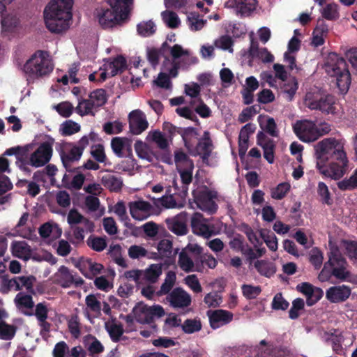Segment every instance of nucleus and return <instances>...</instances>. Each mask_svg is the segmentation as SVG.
Segmentation results:
<instances>
[{
  "label": "nucleus",
  "instance_id": "obj_39",
  "mask_svg": "<svg viewBox=\"0 0 357 357\" xmlns=\"http://www.w3.org/2000/svg\"><path fill=\"white\" fill-rule=\"evenodd\" d=\"M87 349L92 356H97L104 350V347L101 342L95 337L89 336L86 339Z\"/></svg>",
  "mask_w": 357,
  "mask_h": 357
},
{
  "label": "nucleus",
  "instance_id": "obj_34",
  "mask_svg": "<svg viewBox=\"0 0 357 357\" xmlns=\"http://www.w3.org/2000/svg\"><path fill=\"white\" fill-rule=\"evenodd\" d=\"M15 303L17 307L25 314H31V313L27 312V310H31L34 305L31 296L20 292L15 296Z\"/></svg>",
  "mask_w": 357,
  "mask_h": 357
},
{
  "label": "nucleus",
  "instance_id": "obj_13",
  "mask_svg": "<svg viewBox=\"0 0 357 357\" xmlns=\"http://www.w3.org/2000/svg\"><path fill=\"white\" fill-rule=\"evenodd\" d=\"M193 196L197 208L209 214L216 212L218 206L214 201L216 197L215 193L208 189H204L193 192Z\"/></svg>",
  "mask_w": 357,
  "mask_h": 357
},
{
  "label": "nucleus",
  "instance_id": "obj_56",
  "mask_svg": "<svg viewBox=\"0 0 357 357\" xmlns=\"http://www.w3.org/2000/svg\"><path fill=\"white\" fill-rule=\"evenodd\" d=\"M304 300L300 298H296L292 302V306L289 310V316L291 319H296L299 316V312L304 308Z\"/></svg>",
  "mask_w": 357,
  "mask_h": 357
},
{
  "label": "nucleus",
  "instance_id": "obj_47",
  "mask_svg": "<svg viewBox=\"0 0 357 357\" xmlns=\"http://www.w3.org/2000/svg\"><path fill=\"white\" fill-rule=\"evenodd\" d=\"M86 305V310H89L95 314H99L101 311V303L97 299L93 294L88 295L85 298Z\"/></svg>",
  "mask_w": 357,
  "mask_h": 357
},
{
  "label": "nucleus",
  "instance_id": "obj_59",
  "mask_svg": "<svg viewBox=\"0 0 357 357\" xmlns=\"http://www.w3.org/2000/svg\"><path fill=\"white\" fill-rule=\"evenodd\" d=\"M123 127V123L119 121H109L103 125V130L108 135L118 134L122 132Z\"/></svg>",
  "mask_w": 357,
  "mask_h": 357
},
{
  "label": "nucleus",
  "instance_id": "obj_33",
  "mask_svg": "<svg viewBox=\"0 0 357 357\" xmlns=\"http://www.w3.org/2000/svg\"><path fill=\"white\" fill-rule=\"evenodd\" d=\"M68 223L73 226V225L82 224L86 227V230L91 231L93 229V224L91 221L84 218L76 210H70L67 217Z\"/></svg>",
  "mask_w": 357,
  "mask_h": 357
},
{
  "label": "nucleus",
  "instance_id": "obj_60",
  "mask_svg": "<svg viewBox=\"0 0 357 357\" xmlns=\"http://www.w3.org/2000/svg\"><path fill=\"white\" fill-rule=\"evenodd\" d=\"M88 245L93 250L97 252L102 251L107 245L106 241L103 238L90 237L87 240Z\"/></svg>",
  "mask_w": 357,
  "mask_h": 357
},
{
  "label": "nucleus",
  "instance_id": "obj_11",
  "mask_svg": "<svg viewBox=\"0 0 357 357\" xmlns=\"http://www.w3.org/2000/svg\"><path fill=\"white\" fill-rule=\"evenodd\" d=\"M293 128L297 137L305 142H314L320 137L319 128L312 121H298Z\"/></svg>",
  "mask_w": 357,
  "mask_h": 357
},
{
  "label": "nucleus",
  "instance_id": "obj_7",
  "mask_svg": "<svg viewBox=\"0 0 357 357\" xmlns=\"http://www.w3.org/2000/svg\"><path fill=\"white\" fill-rule=\"evenodd\" d=\"M54 144V139L49 137L40 143L35 151V144L31 143L7 149L0 156H52Z\"/></svg>",
  "mask_w": 357,
  "mask_h": 357
},
{
  "label": "nucleus",
  "instance_id": "obj_1",
  "mask_svg": "<svg viewBox=\"0 0 357 357\" xmlns=\"http://www.w3.org/2000/svg\"><path fill=\"white\" fill-rule=\"evenodd\" d=\"M73 3V0H51L45 6L44 20L50 32L61 33L68 29Z\"/></svg>",
  "mask_w": 357,
  "mask_h": 357
},
{
  "label": "nucleus",
  "instance_id": "obj_49",
  "mask_svg": "<svg viewBox=\"0 0 357 357\" xmlns=\"http://www.w3.org/2000/svg\"><path fill=\"white\" fill-rule=\"evenodd\" d=\"M157 248L160 257H170L172 255V243L169 239L161 240Z\"/></svg>",
  "mask_w": 357,
  "mask_h": 357
},
{
  "label": "nucleus",
  "instance_id": "obj_17",
  "mask_svg": "<svg viewBox=\"0 0 357 357\" xmlns=\"http://www.w3.org/2000/svg\"><path fill=\"white\" fill-rule=\"evenodd\" d=\"M306 104L310 109H318L327 114L336 113L335 98L330 94L323 96L317 100H306Z\"/></svg>",
  "mask_w": 357,
  "mask_h": 357
},
{
  "label": "nucleus",
  "instance_id": "obj_22",
  "mask_svg": "<svg viewBox=\"0 0 357 357\" xmlns=\"http://www.w3.org/2000/svg\"><path fill=\"white\" fill-rule=\"evenodd\" d=\"M191 227L194 234L209 238L214 235L213 229L206 224V220L199 213H195L191 218Z\"/></svg>",
  "mask_w": 357,
  "mask_h": 357
},
{
  "label": "nucleus",
  "instance_id": "obj_6",
  "mask_svg": "<svg viewBox=\"0 0 357 357\" xmlns=\"http://www.w3.org/2000/svg\"><path fill=\"white\" fill-rule=\"evenodd\" d=\"M181 135L185 146L189 151L191 152L195 149L198 156H210L213 149V144L208 131L204 132L202 137L198 140L195 146H194L192 141L197 139V133L194 128H185Z\"/></svg>",
  "mask_w": 357,
  "mask_h": 357
},
{
  "label": "nucleus",
  "instance_id": "obj_2",
  "mask_svg": "<svg viewBox=\"0 0 357 357\" xmlns=\"http://www.w3.org/2000/svg\"><path fill=\"white\" fill-rule=\"evenodd\" d=\"M332 277L340 282H347L357 284V275L349 269L347 260L342 257L340 250L335 247L331 248L328 259L318 275L321 282L329 281Z\"/></svg>",
  "mask_w": 357,
  "mask_h": 357
},
{
  "label": "nucleus",
  "instance_id": "obj_63",
  "mask_svg": "<svg viewBox=\"0 0 357 357\" xmlns=\"http://www.w3.org/2000/svg\"><path fill=\"white\" fill-rule=\"evenodd\" d=\"M234 41L231 36L228 35L222 36L218 40L215 42V45L224 50H228L229 52H233L232 46Z\"/></svg>",
  "mask_w": 357,
  "mask_h": 357
},
{
  "label": "nucleus",
  "instance_id": "obj_23",
  "mask_svg": "<svg viewBox=\"0 0 357 357\" xmlns=\"http://www.w3.org/2000/svg\"><path fill=\"white\" fill-rule=\"evenodd\" d=\"M210 325L213 329L223 326L233 319V314L224 310H210L207 312Z\"/></svg>",
  "mask_w": 357,
  "mask_h": 357
},
{
  "label": "nucleus",
  "instance_id": "obj_27",
  "mask_svg": "<svg viewBox=\"0 0 357 357\" xmlns=\"http://www.w3.org/2000/svg\"><path fill=\"white\" fill-rule=\"evenodd\" d=\"M257 3V0H229L225 6L236 8L241 16H248L255 10Z\"/></svg>",
  "mask_w": 357,
  "mask_h": 357
},
{
  "label": "nucleus",
  "instance_id": "obj_52",
  "mask_svg": "<svg viewBox=\"0 0 357 357\" xmlns=\"http://www.w3.org/2000/svg\"><path fill=\"white\" fill-rule=\"evenodd\" d=\"M261 236L268 248L272 251H276L278 249V239L275 235L273 233L270 234L268 231L262 230L261 231Z\"/></svg>",
  "mask_w": 357,
  "mask_h": 357
},
{
  "label": "nucleus",
  "instance_id": "obj_25",
  "mask_svg": "<svg viewBox=\"0 0 357 357\" xmlns=\"http://www.w3.org/2000/svg\"><path fill=\"white\" fill-rule=\"evenodd\" d=\"M75 266L85 277L89 278L100 273L103 268L102 264L89 258H81Z\"/></svg>",
  "mask_w": 357,
  "mask_h": 357
},
{
  "label": "nucleus",
  "instance_id": "obj_24",
  "mask_svg": "<svg viewBox=\"0 0 357 357\" xmlns=\"http://www.w3.org/2000/svg\"><path fill=\"white\" fill-rule=\"evenodd\" d=\"M178 264L185 272H199L202 271V266L199 259L193 255H188L185 252L181 251L178 255Z\"/></svg>",
  "mask_w": 357,
  "mask_h": 357
},
{
  "label": "nucleus",
  "instance_id": "obj_8",
  "mask_svg": "<svg viewBox=\"0 0 357 357\" xmlns=\"http://www.w3.org/2000/svg\"><path fill=\"white\" fill-rule=\"evenodd\" d=\"M317 158V167L319 172L334 180L341 178L348 171L347 158Z\"/></svg>",
  "mask_w": 357,
  "mask_h": 357
},
{
  "label": "nucleus",
  "instance_id": "obj_30",
  "mask_svg": "<svg viewBox=\"0 0 357 357\" xmlns=\"http://www.w3.org/2000/svg\"><path fill=\"white\" fill-rule=\"evenodd\" d=\"M9 172V164L6 158H0V196L13 188V184L8 176L2 173Z\"/></svg>",
  "mask_w": 357,
  "mask_h": 357
},
{
  "label": "nucleus",
  "instance_id": "obj_51",
  "mask_svg": "<svg viewBox=\"0 0 357 357\" xmlns=\"http://www.w3.org/2000/svg\"><path fill=\"white\" fill-rule=\"evenodd\" d=\"M317 194L320 197L322 203L331 205L332 199L328 186L324 182H319L317 185Z\"/></svg>",
  "mask_w": 357,
  "mask_h": 357
},
{
  "label": "nucleus",
  "instance_id": "obj_38",
  "mask_svg": "<svg viewBox=\"0 0 357 357\" xmlns=\"http://www.w3.org/2000/svg\"><path fill=\"white\" fill-rule=\"evenodd\" d=\"M254 266L261 275L266 277H271L276 271L275 266L267 261L257 260L255 262Z\"/></svg>",
  "mask_w": 357,
  "mask_h": 357
},
{
  "label": "nucleus",
  "instance_id": "obj_20",
  "mask_svg": "<svg viewBox=\"0 0 357 357\" xmlns=\"http://www.w3.org/2000/svg\"><path fill=\"white\" fill-rule=\"evenodd\" d=\"M130 213L137 220H144L152 213L153 206L144 200L131 202L129 204Z\"/></svg>",
  "mask_w": 357,
  "mask_h": 357
},
{
  "label": "nucleus",
  "instance_id": "obj_21",
  "mask_svg": "<svg viewBox=\"0 0 357 357\" xmlns=\"http://www.w3.org/2000/svg\"><path fill=\"white\" fill-rule=\"evenodd\" d=\"M130 131L133 135H139L149 126L145 114L139 109L132 111L128 115Z\"/></svg>",
  "mask_w": 357,
  "mask_h": 357
},
{
  "label": "nucleus",
  "instance_id": "obj_14",
  "mask_svg": "<svg viewBox=\"0 0 357 357\" xmlns=\"http://www.w3.org/2000/svg\"><path fill=\"white\" fill-rule=\"evenodd\" d=\"M174 161L180 174L183 183L182 191L186 193L188 190L187 186L191 183L192 178L193 162L190 158H174Z\"/></svg>",
  "mask_w": 357,
  "mask_h": 357
},
{
  "label": "nucleus",
  "instance_id": "obj_48",
  "mask_svg": "<svg viewBox=\"0 0 357 357\" xmlns=\"http://www.w3.org/2000/svg\"><path fill=\"white\" fill-rule=\"evenodd\" d=\"M89 98L95 102L96 107H101L107 102L106 91L103 89H98L92 91Z\"/></svg>",
  "mask_w": 357,
  "mask_h": 357
},
{
  "label": "nucleus",
  "instance_id": "obj_46",
  "mask_svg": "<svg viewBox=\"0 0 357 357\" xmlns=\"http://www.w3.org/2000/svg\"><path fill=\"white\" fill-rule=\"evenodd\" d=\"M162 20L169 28L176 29L180 24V20L177 14L173 11H164L162 13Z\"/></svg>",
  "mask_w": 357,
  "mask_h": 357
},
{
  "label": "nucleus",
  "instance_id": "obj_19",
  "mask_svg": "<svg viewBox=\"0 0 357 357\" xmlns=\"http://www.w3.org/2000/svg\"><path fill=\"white\" fill-rule=\"evenodd\" d=\"M351 295V288L346 284L335 285L326 291V298L331 303H342Z\"/></svg>",
  "mask_w": 357,
  "mask_h": 357
},
{
  "label": "nucleus",
  "instance_id": "obj_57",
  "mask_svg": "<svg viewBox=\"0 0 357 357\" xmlns=\"http://www.w3.org/2000/svg\"><path fill=\"white\" fill-rule=\"evenodd\" d=\"M18 23V19L14 15H7L1 20V26L5 31H13Z\"/></svg>",
  "mask_w": 357,
  "mask_h": 357
},
{
  "label": "nucleus",
  "instance_id": "obj_12",
  "mask_svg": "<svg viewBox=\"0 0 357 357\" xmlns=\"http://www.w3.org/2000/svg\"><path fill=\"white\" fill-rule=\"evenodd\" d=\"M52 282L63 288H68L72 286L81 287L84 284L82 278L75 276L65 266H61L57 271L52 276Z\"/></svg>",
  "mask_w": 357,
  "mask_h": 357
},
{
  "label": "nucleus",
  "instance_id": "obj_3",
  "mask_svg": "<svg viewBox=\"0 0 357 357\" xmlns=\"http://www.w3.org/2000/svg\"><path fill=\"white\" fill-rule=\"evenodd\" d=\"M325 70L333 78L340 93L346 94L351 85V77L346 60L336 53L329 54L325 63Z\"/></svg>",
  "mask_w": 357,
  "mask_h": 357
},
{
  "label": "nucleus",
  "instance_id": "obj_32",
  "mask_svg": "<svg viewBox=\"0 0 357 357\" xmlns=\"http://www.w3.org/2000/svg\"><path fill=\"white\" fill-rule=\"evenodd\" d=\"M162 273V265L153 264L142 271L143 280L149 283H155Z\"/></svg>",
  "mask_w": 357,
  "mask_h": 357
},
{
  "label": "nucleus",
  "instance_id": "obj_50",
  "mask_svg": "<svg viewBox=\"0 0 357 357\" xmlns=\"http://www.w3.org/2000/svg\"><path fill=\"white\" fill-rule=\"evenodd\" d=\"M291 185L287 182H284L278 184L275 188L271 190V197L275 199H281L289 191Z\"/></svg>",
  "mask_w": 357,
  "mask_h": 357
},
{
  "label": "nucleus",
  "instance_id": "obj_9",
  "mask_svg": "<svg viewBox=\"0 0 357 357\" xmlns=\"http://www.w3.org/2000/svg\"><path fill=\"white\" fill-rule=\"evenodd\" d=\"M135 319L140 324L151 323L155 317H161L165 314L162 307L158 305L149 306L144 303H138L133 307Z\"/></svg>",
  "mask_w": 357,
  "mask_h": 357
},
{
  "label": "nucleus",
  "instance_id": "obj_44",
  "mask_svg": "<svg viewBox=\"0 0 357 357\" xmlns=\"http://www.w3.org/2000/svg\"><path fill=\"white\" fill-rule=\"evenodd\" d=\"M102 183L111 191H118L122 187V181L114 176L107 175L102 177Z\"/></svg>",
  "mask_w": 357,
  "mask_h": 357
},
{
  "label": "nucleus",
  "instance_id": "obj_31",
  "mask_svg": "<svg viewBox=\"0 0 357 357\" xmlns=\"http://www.w3.org/2000/svg\"><path fill=\"white\" fill-rule=\"evenodd\" d=\"M126 68V59L122 55H119L106 65L105 70L109 72L111 77H114L123 72Z\"/></svg>",
  "mask_w": 357,
  "mask_h": 357
},
{
  "label": "nucleus",
  "instance_id": "obj_10",
  "mask_svg": "<svg viewBox=\"0 0 357 357\" xmlns=\"http://www.w3.org/2000/svg\"><path fill=\"white\" fill-rule=\"evenodd\" d=\"M317 156L331 155V156H347L343 143L335 138H325L314 145Z\"/></svg>",
  "mask_w": 357,
  "mask_h": 357
},
{
  "label": "nucleus",
  "instance_id": "obj_58",
  "mask_svg": "<svg viewBox=\"0 0 357 357\" xmlns=\"http://www.w3.org/2000/svg\"><path fill=\"white\" fill-rule=\"evenodd\" d=\"M176 112L180 116L191 120L195 122L197 125L199 124L197 116L189 107H178L176 109Z\"/></svg>",
  "mask_w": 357,
  "mask_h": 357
},
{
  "label": "nucleus",
  "instance_id": "obj_43",
  "mask_svg": "<svg viewBox=\"0 0 357 357\" xmlns=\"http://www.w3.org/2000/svg\"><path fill=\"white\" fill-rule=\"evenodd\" d=\"M321 15L327 20H335L339 18L338 6L335 3H328L324 8Z\"/></svg>",
  "mask_w": 357,
  "mask_h": 357
},
{
  "label": "nucleus",
  "instance_id": "obj_35",
  "mask_svg": "<svg viewBox=\"0 0 357 357\" xmlns=\"http://www.w3.org/2000/svg\"><path fill=\"white\" fill-rule=\"evenodd\" d=\"M111 147L115 154L120 156L123 149H126L129 152L128 156H132L130 142L127 138L114 137L111 141Z\"/></svg>",
  "mask_w": 357,
  "mask_h": 357
},
{
  "label": "nucleus",
  "instance_id": "obj_40",
  "mask_svg": "<svg viewBox=\"0 0 357 357\" xmlns=\"http://www.w3.org/2000/svg\"><path fill=\"white\" fill-rule=\"evenodd\" d=\"M188 21L190 29L195 31L201 30L206 23V20L200 18L199 14L195 12L188 15Z\"/></svg>",
  "mask_w": 357,
  "mask_h": 357
},
{
  "label": "nucleus",
  "instance_id": "obj_36",
  "mask_svg": "<svg viewBox=\"0 0 357 357\" xmlns=\"http://www.w3.org/2000/svg\"><path fill=\"white\" fill-rule=\"evenodd\" d=\"M148 142H154L157 147L161 150H167L169 147V142L165 135L158 130L150 131L146 137Z\"/></svg>",
  "mask_w": 357,
  "mask_h": 357
},
{
  "label": "nucleus",
  "instance_id": "obj_15",
  "mask_svg": "<svg viewBox=\"0 0 357 357\" xmlns=\"http://www.w3.org/2000/svg\"><path fill=\"white\" fill-rule=\"evenodd\" d=\"M89 140L87 136L82 137L77 144L65 142L57 144L56 151L60 156H82L84 149L89 145Z\"/></svg>",
  "mask_w": 357,
  "mask_h": 357
},
{
  "label": "nucleus",
  "instance_id": "obj_4",
  "mask_svg": "<svg viewBox=\"0 0 357 357\" xmlns=\"http://www.w3.org/2000/svg\"><path fill=\"white\" fill-rule=\"evenodd\" d=\"M133 0H107L111 9L98 11L97 17L102 29H109L121 24L128 15V6Z\"/></svg>",
  "mask_w": 357,
  "mask_h": 357
},
{
  "label": "nucleus",
  "instance_id": "obj_28",
  "mask_svg": "<svg viewBox=\"0 0 357 357\" xmlns=\"http://www.w3.org/2000/svg\"><path fill=\"white\" fill-rule=\"evenodd\" d=\"M39 234L42 238L47 239L48 243H50L61 237L62 229L57 224L49 222L40 226Z\"/></svg>",
  "mask_w": 357,
  "mask_h": 357
},
{
  "label": "nucleus",
  "instance_id": "obj_37",
  "mask_svg": "<svg viewBox=\"0 0 357 357\" xmlns=\"http://www.w3.org/2000/svg\"><path fill=\"white\" fill-rule=\"evenodd\" d=\"M105 326L111 339L114 342L119 341L123 333L121 324L115 320H109L105 322Z\"/></svg>",
  "mask_w": 357,
  "mask_h": 357
},
{
  "label": "nucleus",
  "instance_id": "obj_26",
  "mask_svg": "<svg viewBox=\"0 0 357 357\" xmlns=\"http://www.w3.org/2000/svg\"><path fill=\"white\" fill-rule=\"evenodd\" d=\"M11 250L13 255L24 261L29 260L30 258L39 261L36 257L33 256V252L30 246L24 241H13L11 244Z\"/></svg>",
  "mask_w": 357,
  "mask_h": 357
},
{
  "label": "nucleus",
  "instance_id": "obj_55",
  "mask_svg": "<svg viewBox=\"0 0 357 357\" xmlns=\"http://www.w3.org/2000/svg\"><path fill=\"white\" fill-rule=\"evenodd\" d=\"M183 331L186 333H193L201 330L202 324L197 319H187L181 325Z\"/></svg>",
  "mask_w": 357,
  "mask_h": 357
},
{
  "label": "nucleus",
  "instance_id": "obj_5",
  "mask_svg": "<svg viewBox=\"0 0 357 357\" xmlns=\"http://www.w3.org/2000/svg\"><path fill=\"white\" fill-rule=\"evenodd\" d=\"M53 69L54 65L49 58L47 52L43 50L36 51L26 61L22 68L29 83L50 75Z\"/></svg>",
  "mask_w": 357,
  "mask_h": 357
},
{
  "label": "nucleus",
  "instance_id": "obj_42",
  "mask_svg": "<svg viewBox=\"0 0 357 357\" xmlns=\"http://www.w3.org/2000/svg\"><path fill=\"white\" fill-rule=\"evenodd\" d=\"M95 106V102L91 98L90 100L83 99L79 101L75 111L80 116L93 114L92 110Z\"/></svg>",
  "mask_w": 357,
  "mask_h": 357
},
{
  "label": "nucleus",
  "instance_id": "obj_29",
  "mask_svg": "<svg viewBox=\"0 0 357 357\" xmlns=\"http://www.w3.org/2000/svg\"><path fill=\"white\" fill-rule=\"evenodd\" d=\"M257 143L264 151L263 156H274L275 141L262 131H259L257 135Z\"/></svg>",
  "mask_w": 357,
  "mask_h": 357
},
{
  "label": "nucleus",
  "instance_id": "obj_54",
  "mask_svg": "<svg viewBox=\"0 0 357 357\" xmlns=\"http://www.w3.org/2000/svg\"><path fill=\"white\" fill-rule=\"evenodd\" d=\"M79 130L80 126L79 124L71 120L64 122L61 128V134L64 136L73 135L79 131Z\"/></svg>",
  "mask_w": 357,
  "mask_h": 357
},
{
  "label": "nucleus",
  "instance_id": "obj_41",
  "mask_svg": "<svg viewBox=\"0 0 357 357\" xmlns=\"http://www.w3.org/2000/svg\"><path fill=\"white\" fill-rule=\"evenodd\" d=\"M137 31L139 35L142 37H149L155 33L156 31L155 25L151 20L142 22L137 24Z\"/></svg>",
  "mask_w": 357,
  "mask_h": 357
},
{
  "label": "nucleus",
  "instance_id": "obj_61",
  "mask_svg": "<svg viewBox=\"0 0 357 357\" xmlns=\"http://www.w3.org/2000/svg\"><path fill=\"white\" fill-rule=\"evenodd\" d=\"M310 261L315 268H319L323 263V254L317 248L312 249L310 252Z\"/></svg>",
  "mask_w": 357,
  "mask_h": 357
},
{
  "label": "nucleus",
  "instance_id": "obj_18",
  "mask_svg": "<svg viewBox=\"0 0 357 357\" xmlns=\"http://www.w3.org/2000/svg\"><path fill=\"white\" fill-rule=\"evenodd\" d=\"M169 305L176 310H185L192 303L191 296L181 288H176L167 296Z\"/></svg>",
  "mask_w": 357,
  "mask_h": 357
},
{
  "label": "nucleus",
  "instance_id": "obj_45",
  "mask_svg": "<svg viewBox=\"0 0 357 357\" xmlns=\"http://www.w3.org/2000/svg\"><path fill=\"white\" fill-rule=\"evenodd\" d=\"M337 187L341 190L357 188V169L349 178L343 179L337 183Z\"/></svg>",
  "mask_w": 357,
  "mask_h": 357
},
{
  "label": "nucleus",
  "instance_id": "obj_64",
  "mask_svg": "<svg viewBox=\"0 0 357 357\" xmlns=\"http://www.w3.org/2000/svg\"><path fill=\"white\" fill-rule=\"evenodd\" d=\"M69 347L67 344L61 341L56 344L53 349L54 357H66L69 355Z\"/></svg>",
  "mask_w": 357,
  "mask_h": 357
},
{
  "label": "nucleus",
  "instance_id": "obj_53",
  "mask_svg": "<svg viewBox=\"0 0 357 357\" xmlns=\"http://www.w3.org/2000/svg\"><path fill=\"white\" fill-rule=\"evenodd\" d=\"M176 280V274L173 271H169L166 274L164 282L162 284L160 293L161 294H167L174 286Z\"/></svg>",
  "mask_w": 357,
  "mask_h": 357
},
{
  "label": "nucleus",
  "instance_id": "obj_62",
  "mask_svg": "<svg viewBox=\"0 0 357 357\" xmlns=\"http://www.w3.org/2000/svg\"><path fill=\"white\" fill-rule=\"evenodd\" d=\"M56 112L63 117H69L73 112L74 107L69 102H62L55 106Z\"/></svg>",
  "mask_w": 357,
  "mask_h": 357
},
{
  "label": "nucleus",
  "instance_id": "obj_16",
  "mask_svg": "<svg viewBox=\"0 0 357 357\" xmlns=\"http://www.w3.org/2000/svg\"><path fill=\"white\" fill-rule=\"evenodd\" d=\"M36 278L32 276H19L11 280L3 279L2 291L7 292L9 290L19 291L25 288L28 291H33Z\"/></svg>",
  "mask_w": 357,
  "mask_h": 357
}]
</instances>
